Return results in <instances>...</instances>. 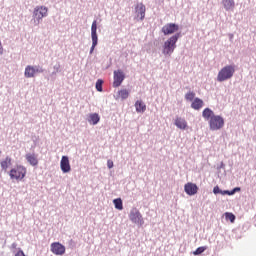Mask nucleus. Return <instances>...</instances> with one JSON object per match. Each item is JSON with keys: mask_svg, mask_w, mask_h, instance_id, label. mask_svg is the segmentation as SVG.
I'll return each mask as SVG.
<instances>
[{"mask_svg": "<svg viewBox=\"0 0 256 256\" xmlns=\"http://www.w3.org/2000/svg\"><path fill=\"white\" fill-rule=\"evenodd\" d=\"M181 32H177L173 34L170 38H168L163 44V55H173L175 49H177V41L181 39Z\"/></svg>", "mask_w": 256, "mask_h": 256, "instance_id": "obj_1", "label": "nucleus"}, {"mask_svg": "<svg viewBox=\"0 0 256 256\" xmlns=\"http://www.w3.org/2000/svg\"><path fill=\"white\" fill-rule=\"evenodd\" d=\"M235 75V65L224 66L217 75V81L223 83V81H229Z\"/></svg>", "mask_w": 256, "mask_h": 256, "instance_id": "obj_2", "label": "nucleus"}, {"mask_svg": "<svg viewBox=\"0 0 256 256\" xmlns=\"http://www.w3.org/2000/svg\"><path fill=\"white\" fill-rule=\"evenodd\" d=\"M27 175V168L22 165H17L16 168H12L10 170L9 176L11 179H16L17 181H22V179H25V176Z\"/></svg>", "mask_w": 256, "mask_h": 256, "instance_id": "obj_3", "label": "nucleus"}, {"mask_svg": "<svg viewBox=\"0 0 256 256\" xmlns=\"http://www.w3.org/2000/svg\"><path fill=\"white\" fill-rule=\"evenodd\" d=\"M208 123L210 131H219L225 127V118L221 115H216Z\"/></svg>", "mask_w": 256, "mask_h": 256, "instance_id": "obj_4", "label": "nucleus"}, {"mask_svg": "<svg viewBox=\"0 0 256 256\" xmlns=\"http://www.w3.org/2000/svg\"><path fill=\"white\" fill-rule=\"evenodd\" d=\"M91 39H92V46L90 48V55H93L95 51V47L99 45V36L97 35V20H94L91 25Z\"/></svg>", "mask_w": 256, "mask_h": 256, "instance_id": "obj_5", "label": "nucleus"}, {"mask_svg": "<svg viewBox=\"0 0 256 256\" xmlns=\"http://www.w3.org/2000/svg\"><path fill=\"white\" fill-rule=\"evenodd\" d=\"M161 32L165 37L169 35H175V33H179V24L167 23L162 27Z\"/></svg>", "mask_w": 256, "mask_h": 256, "instance_id": "obj_6", "label": "nucleus"}, {"mask_svg": "<svg viewBox=\"0 0 256 256\" xmlns=\"http://www.w3.org/2000/svg\"><path fill=\"white\" fill-rule=\"evenodd\" d=\"M129 219L132 221V223H135L136 225H143L145 221L143 220V215H141V212L137 208H132L129 214Z\"/></svg>", "mask_w": 256, "mask_h": 256, "instance_id": "obj_7", "label": "nucleus"}, {"mask_svg": "<svg viewBox=\"0 0 256 256\" xmlns=\"http://www.w3.org/2000/svg\"><path fill=\"white\" fill-rule=\"evenodd\" d=\"M49 9L45 6H38L34 8L33 18L38 21V23L43 19V17H47Z\"/></svg>", "mask_w": 256, "mask_h": 256, "instance_id": "obj_8", "label": "nucleus"}, {"mask_svg": "<svg viewBox=\"0 0 256 256\" xmlns=\"http://www.w3.org/2000/svg\"><path fill=\"white\" fill-rule=\"evenodd\" d=\"M135 17L137 21H143L145 19V13L147 11V8L145 7V4L143 3H137L135 5Z\"/></svg>", "mask_w": 256, "mask_h": 256, "instance_id": "obj_9", "label": "nucleus"}, {"mask_svg": "<svg viewBox=\"0 0 256 256\" xmlns=\"http://www.w3.org/2000/svg\"><path fill=\"white\" fill-rule=\"evenodd\" d=\"M123 81H125V72H123L121 69L115 70L113 87H121Z\"/></svg>", "mask_w": 256, "mask_h": 256, "instance_id": "obj_10", "label": "nucleus"}, {"mask_svg": "<svg viewBox=\"0 0 256 256\" xmlns=\"http://www.w3.org/2000/svg\"><path fill=\"white\" fill-rule=\"evenodd\" d=\"M50 250L54 255H65V246L59 242H53Z\"/></svg>", "mask_w": 256, "mask_h": 256, "instance_id": "obj_11", "label": "nucleus"}, {"mask_svg": "<svg viewBox=\"0 0 256 256\" xmlns=\"http://www.w3.org/2000/svg\"><path fill=\"white\" fill-rule=\"evenodd\" d=\"M60 168L62 173H71V163L69 162V156H62L60 161Z\"/></svg>", "mask_w": 256, "mask_h": 256, "instance_id": "obj_12", "label": "nucleus"}, {"mask_svg": "<svg viewBox=\"0 0 256 256\" xmlns=\"http://www.w3.org/2000/svg\"><path fill=\"white\" fill-rule=\"evenodd\" d=\"M185 193H199V186L193 182H188L184 185Z\"/></svg>", "mask_w": 256, "mask_h": 256, "instance_id": "obj_13", "label": "nucleus"}, {"mask_svg": "<svg viewBox=\"0 0 256 256\" xmlns=\"http://www.w3.org/2000/svg\"><path fill=\"white\" fill-rule=\"evenodd\" d=\"M87 121H88V123H90V125H98L99 121H101V116H99V113H97V112L90 113L88 115Z\"/></svg>", "mask_w": 256, "mask_h": 256, "instance_id": "obj_14", "label": "nucleus"}, {"mask_svg": "<svg viewBox=\"0 0 256 256\" xmlns=\"http://www.w3.org/2000/svg\"><path fill=\"white\" fill-rule=\"evenodd\" d=\"M203 99L196 97L193 99L192 103H191V108L194 109L195 111H199L201 109H203Z\"/></svg>", "mask_w": 256, "mask_h": 256, "instance_id": "obj_15", "label": "nucleus"}, {"mask_svg": "<svg viewBox=\"0 0 256 256\" xmlns=\"http://www.w3.org/2000/svg\"><path fill=\"white\" fill-rule=\"evenodd\" d=\"M134 107L136 109V113H145V111H147V105L145 102H143V100H137Z\"/></svg>", "mask_w": 256, "mask_h": 256, "instance_id": "obj_16", "label": "nucleus"}, {"mask_svg": "<svg viewBox=\"0 0 256 256\" xmlns=\"http://www.w3.org/2000/svg\"><path fill=\"white\" fill-rule=\"evenodd\" d=\"M25 157L26 161H28V163L32 165V167H37V165H39V160L37 159V157H35V154L28 153Z\"/></svg>", "mask_w": 256, "mask_h": 256, "instance_id": "obj_17", "label": "nucleus"}, {"mask_svg": "<svg viewBox=\"0 0 256 256\" xmlns=\"http://www.w3.org/2000/svg\"><path fill=\"white\" fill-rule=\"evenodd\" d=\"M215 115V112L211 110V108H205L202 111V117L205 119V121H210Z\"/></svg>", "mask_w": 256, "mask_h": 256, "instance_id": "obj_18", "label": "nucleus"}, {"mask_svg": "<svg viewBox=\"0 0 256 256\" xmlns=\"http://www.w3.org/2000/svg\"><path fill=\"white\" fill-rule=\"evenodd\" d=\"M174 125H176L178 129H182L183 131L187 129V121H185V119L181 117L176 118Z\"/></svg>", "mask_w": 256, "mask_h": 256, "instance_id": "obj_19", "label": "nucleus"}, {"mask_svg": "<svg viewBox=\"0 0 256 256\" xmlns=\"http://www.w3.org/2000/svg\"><path fill=\"white\" fill-rule=\"evenodd\" d=\"M24 76L27 79H31V78L35 77V68H34V66H31V65L26 66Z\"/></svg>", "mask_w": 256, "mask_h": 256, "instance_id": "obj_20", "label": "nucleus"}, {"mask_svg": "<svg viewBox=\"0 0 256 256\" xmlns=\"http://www.w3.org/2000/svg\"><path fill=\"white\" fill-rule=\"evenodd\" d=\"M225 11H232L235 8V0H222Z\"/></svg>", "mask_w": 256, "mask_h": 256, "instance_id": "obj_21", "label": "nucleus"}, {"mask_svg": "<svg viewBox=\"0 0 256 256\" xmlns=\"http://www.w3.org/2000/svg\"><path fill=\"white\" fill-rule=\"evenodd\" d=\"M11 161H12L11 157L7 156L5 160L0 162V167L2 171H7V169L9 168V165H11Z\"/></svg>", "mask_w": 256, "mask_h": 256, "instance_id": "obj_22", "label": "nucleus"}, {"mask_svg": "<svg viewBox=\"0 0 256 256\" xmlns=\"http://www.w3.org/2000/svg\"><path fill=\"white\" fill-rule=\"evenodd\" d=\"M129 94H130V92L127 89H122V90L118 91V95H119V97H121L122 101H125V99H129Z\"/></svg>", "mask_w": 256, "mask_h": 256, "instance_id": "obj_23", "label": "nucleus"}, {"mask_svg": "<svg viewBox=\"0 0 256 256\" xmlns=\"http://www.w3.org/2000/svg\"><path fill=\"white\" fill-rule=\"evenodd\" d=\"M115 209H118V211H123V200L121 198H116L113 200Z\"/></svg>", "mask_w": 256, "mask_h": 256, "instance_id": "obj_24", "label": "nucleus"}, {"mask_svg": "<svg viewBox=\"0 0 256 256\" xmlns=\"http://www.w3.org/2000/svg\"><path fill=\"white\" fill-rule=\"evenodd\" d=\"M224 217L226 221H230V223H235V214L231 212H225Z\"/></svg>", "mask_w": 256, "mask_h": 256, "instance_id": "obj_25", "label": "nucleus"}, {"mask_svg": "<svg viewBox=\"0 0 256 256\" xmlns=\"http://www.w3.org/2000/svg\"><path fill=\"white\" fill-rule=\"evenodd\" d=\"M103 79H98L96 81L95 87H96V91H98L99 93H103Z\"/></svg>", "mask_w": 256, "mask_h": 256, "instance_id": "obj_26", "label": "nucleus"}, {"mask_svg": "<svg viewBox=\"0 0 256 256\" xmlns=\"http://www.w3.org/2000/svg\"><path fill=\"white\" fill-rule=\"evenodd\" d=\"M184 98H185L186 101H193L194 99H196V98H195V92L189 90V91L185 94Z\"/></svg>", "mask_w": 256, "mask_h": 256, "instance_id": "obj_27", "label": "nucleus"}, {"mask_svg": "<svg viewBox=\"0 0 256 256\" xmlns=\"http://www.w3.org/2000/svg\"><path fill=\"white\" fill-rule=\"evenodd\" d=\"M205 251H207V247H206V246H201V247H198V248L193 252V255H201V253H205Z\"/></svg>", "mask_w": 256, "mask_h": 256, "instance_id": "obj_28", "label": "nucleus"}, {"mask_svg": "<svg viewBox=\"0 0 256 256\" xmlns=\"http://www.w3.org/2000/svg\"><path fill=\"white\" fill-rule=\"evenodd\" d=\"M34 67V73H45V69H43V67L37 65V66H33Z\"/></svg>", "mask_w": 256, "mask_h": 256, "instance_id": "obj_29", "label": "nucleus"}, {"mask_svg": "<svg viewBox=\"0 0 256 256\" xmlns=\"http://www.w3.org/2000/svg\"><path fill=\"white\" fill-rule=\"evenodd\" d=\"M241 191V187H235L232 190H224V193H239Z\"/></svg>", "mask_w": 256, "mask_h": 256, "instance_id": "obj_30", "label": "nucleus"}, {"mask_svg": "<svg viewBox=\"0 0 256 256\" xmlns=\"http://www.w3.org/2000/svg\"><path fill=\"white\" fill-rule=\"evenodd\" d=\"M212 193H227V192H225V190H221V188H219V186L216 185V186L213 188Z\"/></svg>", "mask_w": 256, "mask_h": 256, "instance_id": "obj_31", "label": "nucleus"}, {"mask_svg": "<svg viewBox=\"0 0 256 256\" xmlns=\"http://www.w3.org/2000/svg\"><path fill=\"white\" fill-rule=\"evenodd\" d=\"M54 71H56V73H61V64L58 62L53 66Z\"/></svg>", "mask_w": 256, "mask_h": 256, "instance_id": "obj_32", "label": "nucleus"}, {"mask_svg": "<svg viewBox=\"0 0 256 256\" xmlns=\"http://www.w3.org/2000/svg\"><path fill=\"white\" fill-rule=\"evenodd\" d=\"M107 167H108V169H113V167H115V164L113 163V160H108L107 161Z\"/></svg>", "mask_w": 256, "mask_h": 256, "instance_id": "obj_33", "label": "nucleus"}, {"mask_svg": "<svg viewBox=\"0 0 256 256\" xmlns=\"http://www.w3.org/2000/svg\"><path fill=\"white\" fill-rule=\"evenodd\" d=\"M15 256H25V252H23V250L19 249V251L15 254Z\"/></svg>", "mask_w": 256, "mask_h": 256, "instance_id": "obj_34", "label": "nucleus"}, {"mask_svg": "<svg viewBox=\"0 0 256 256\" xmlns=\"http://www.w3.org/2000/svg\"><path fill=\"white\" fill-rule=\"evenodd\" d=\"M39 140V137L37 136H32V141L34 143V145H37V141Z\"/></svg>", "mask_w": 256, "mask_h": 256, "instance_id": "obj_35", "label": "nucleus"}, {"mask_svg": "<svg viewBox=\"0 0 256 256\" xmlns=\"http://www.w3.org/2000/svg\"><path fill=\"white\" fill-rule=\"evenodd\" d=\"M219 169H225V163H220V165L217 166V170L219 171Z\"/></svg>", "mask_w": 256, "mask_h": 256, "instance_id": "obj_36", "label": "nucleus"}, {"mask_svg": "<svg viewBox=\"0 0 256 256\" xmlns=\"http://www.w3.org/2000/svg\"><path fill=\"white\" fill-rule=\"evenodd\" d=\"M3 54V44H1V41H0V55Z\"/></svg>", "mask_w": 256, "mask_h": 256, "instance_id": "obj_37", "label": "nucleus"}, {"mask_svg": "<svg viewBox=\"0 0 256 256\" xmlns=\"http://www.w3.org/2000/svg\"><path fill=\"white\" fill-rule=\"evenodd\" d=\"M57 73H58V72L54 70V71L51 73L52 77L55 76V75H57Z\"/></svg>", "mask_w": 256, "mask_h": 256, "instance_id": "obj_38", "label": "nucleus"}, {"mask_svg": "<svg viewBox=\"0 0 256 256\" xmlns=\"http://www.w3.org/2000/svg\"><path fill=\"white\" fill-rule=\"evenodd\" d=\"M206 191H207L208 193H211V186H209Z\"/></svg>", "mask_w": 256, "mask_h": 256, "instance_id": "obj_39", "label": "nucleus"}, {"mask_svg": "<svg viewBox=\"0 0 256 256\" xmlns=\"http://www.w3.org/2000/svg\"><path fill=\"white\" fill-rule=\"evenodd\" d=\"M231 39H233V34L230 35V41H231Z\"/></svg>", "mask_w": 256, "mask_h": 256, "instance_id": "obj_40", "label": "nucleus"}, {"mask_svg": "<svg viewBox=\"0 0 256 256\" xmlns=\"http://www.w3.org/2000/svg\"><path fill=\"white\" fill-rule=\"evenodd\" d=\"M160 1V3H163L165 0H159Z\"/></svg>", "mask_w": 256, "mask_h": 256, "instance_id": "obj_41", "label": "nucleus"}, {"mask_svg": "<svg viewBox=\"0 0 256 256\" xmlns=\"http://www.w3.org/2000/svg\"><path fill=\"white\" fill-rule=\"evenodd\" d=\"M228 195H233V193H228Z\"/></svg>", "mask_w": 256, "mask_h": 256, "instance_id": "obj_42", "label": "nucleus"}, {"mask_svg": "<svg viewBox=\"0 0 256 256\" xmlns=\"http://www.w3.org/2000/svg\"><path fill=\"white\" fill-rule=\"evenodd\" d=\"M189 195H193V193H190Z\"/></svg>", "mask_w": 256, "mask_h": 256, "instance_id": "obj_43", "label": "nucleus"}]
</instances>
